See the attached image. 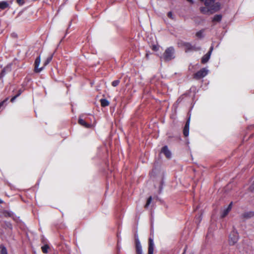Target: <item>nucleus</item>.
I'll return each mask as SVG.
<instances>
[{
	"label": "nucleus",
	"mask_w": 254,
	"mask_h": 254,
	"mask_svg": "<svg viewBox=\"0 0 254 254\" xmlns=\"http://www.w3.org/2000/svg\"><path fill=\"white\" fill-rule=\"evenodd\" d=\"M78 123L79 125L86 128H90L91 126L90 124L86 123L83 119L80 118H79Z\"/></svg>",
	"instance_id": "nucleus-12"
},
{
	"label": "nucleus",
	"mask_w": 254,
	"mask_h": 254,
	"mask_svg": "<svg viewBox=\"0 0 254 254\" xmlns=\"http://www.w3.org/2000/svg\"><path fill=\"white\" fill-rule=\"evenodd\" d=\"M21 91L20 90L18 91V93L17 95H18V96L21 94Z\"/></svg>",
	"instance_id": "nucleus-33"
},
{
	"label": "nucleus",
	"mask_w": 254,
	"mask_h": 254,
	"mask_svg": "<svg viewBox=\"0 0 254 254\" xmlns=\"http://www.w3.org/2000/svg\"><path fill=\"white\" fill-rule=\"evenodd\" d=\"M208 73V70L205 68H202L193 75V78L198 80L205 77Z\"/></svg>",
	"instance_id": "nucleus-5"
},
{
	"label": "nucleus",
	"mask_w": 254,
	"mask_h": 254,
	"mask_svg": "<svg viewBox=\"0 0 254 254\" xmlns=\"http://www.w3.org/2000/svg\"><path fill=\"white\" fill-rule=\"evenodd\" d=\"M151 201H152V197L151 196H149L147 200V202H146V204L145 205V208H147L148 207V206L150 204Z\"/></svg>",
	"instance_id": "nucleus-26"
},
{
	"label": "nucleus",
	"mask_w": 254,
	"mask_h": 254,
	"mask_svg": "<svg viewBox=\"0 0 254 254\" xmlns=\"http://www.w3.org/2000/svg\"><path fill=\"white\" fill-rule=\"evenodd\" d=\"M186 248L187 247L185 248V250H184V253H183V254H184L186 251Z\"/></svg>",
	"instance_id": "nucleus-35"
},
{
	"label": "nucleus",
	"mask_w": 254,
	"mask_h": 254,
	"mask_svg": "<svg viewBox=\"0 0 254 254\" xmlns=\"http://www.w3.org/2000/svg\"><path fill=\"white\" fill-rule=\"evenodd\" d=\"M205 0H200V1H201V2H203V1L204 2Z\"/></svg>",
	"instance_id": "nucleus-36"
},
{
	"label": "nucleus",
	"mask_w": 254,
	"mask_h": 254,
	"mask_svg": "<svg viewBox=\"0 0 254 254\" xmlns=\"http://www.w3.org/2000/svg\"><path fill=\"white\" fill-rule=\"evenodd\" d=\"M120 82V80L119 79L115 80L112 82V85L114 87H116L119 84Z\"/></svg>",
	"instance_id": "nucleus-25"
},
{
	"label": "nucleus",
	"mask_w": 254,
	"mask_h": 254,
	"mask_svg": "<svg viewBox=\"0 0 254 254\" xmlns=\"http://www.w3.org/2000/svg\"><path fill=\"white\" fill-rule=\"evenodd\" d=\"M135 242L136 254H142V247L138 238L135 239Z\"/></svg>",
	"instance_id": "nucleus-11"
},
{
	"label": "nucleus",
	"mask_w": 254,
	"mask_h": 254,
	"mask_svg": "<svg viewBox=\"0 0 254 254\" xmlns=\"http://www.w3.org/2000/svg\"><path fill=\"white\" fill-rule=\"evenodd\" d=\"M254 216V211H249L244 213L242 216L244 218L248 219L253 217Z\"/></svg>",
	"instance_id": "nucleus-13"
},
{
	"label": "nucleus",
	"mask_w": 254,
	"mask_h": 254,
	"mask_svg": "<svg viewBox=\"0 0 254 254\" xmlns=\"http://www.w3.org/2000/svg\"><path fill=\"white\" fill-rule=\"evenodd\" d=\"M161 152L163 153L167 159H170L171 158L172 154L168 149L167 146L165 145L163 146L161 149Z\"/></svg>",
	"instance_id": "nucleus-10"
},
{
	"label": "nucleus",
	"mask_w": 254,
	"mask_h": 254,
	"mask_svg": "<svg viewBox=\"0 0 254 254\" xmlns=\"http://www.w3.org/2000/svg\"><path fill=\"white\" fill-rule=\"evenodd\" d=\"M200 11L203 14H205L209 11L212 12V10H209V8L207 7L206 6L205 7H201L200 8Z\"/></svg>",
	"instance_id": "nucleus-19"
},
{
	"label": "nucleus",
	"mask_w": 254,
	"mask_h": 254,
	"mask_svg": "<svg viewBox=\"0 0 254 254\" xmlns=\"http://www.w3.org/2000/svg\"><path fill=\"white\" fill-rule=\"evenodd\" d=\"M232 202H231L229 204V205L228 206V207L226 208L229 211L231 210L232 209Z\"/></svg>",
	"instance_id": "nucleus-30"
},
{
	"label": "nucleus",
	"mask_w": 254,
	"mask_h": 254,
	"mask_svg": "<svg viewBox=\"0 0 254 254\" xmlns=\"http://www.w3.org/2000/svg\"><path fill=\"white\" fill-rule=\"evenodd\" d=\"M154 244L153 239L150 237L148 239V254H153Z\"/></svg>",
	"instance_id": "nucleus-8"
},
{
	"label": "nucleus",
	"mask_w": 254,
	"mask_h": 254,
	"mask_svg": "<svg viewBox=\"0 0 254 254\" xmlns=\"http://www.w3.org/2000/svg\"><path fill=\"white\" fill-rule=\"evenodd\" d=\"M0 254H7L6 248L0 245Z\"/></svg>",
	"instance_id": "nucleus-23"
},
{
	"label": "nucleus",
	"mask_w": 254,
	"mask_h": 254,
	"mask_svg": "<svg viewBox=\"0 0 254 254\" xmlns=\"http://www.w3.org/2000/svg\"><path fill=\"white\" fill-rule=\"evenodd\" d=\"M229 212V211L227 208L225 209L221 214V217L224 218L227 215Z\"/></svg>",
	"instance_id": "nucleus-24"
},
{
	"label": "nucleus",
	"mask_w": 254,
	"mask_h": 254,
	"mask_svg": "<svg viewBox=\"0 0 254 254\" xmlns=\"http://www.w3.org/2000/svg\"><path fill=\"white\" fill-rule=\"evenodd\" d=\"M50 247L48 245L45 244L41 247V250L44 254H47Z\"/></svg>",
	"instance_id": "nucleus-20"
},
{
	"label": "nucleus",
	"mask_w": 254,
	"mask_h": 254,
	"mask_svg": "<svg viewBox=\"0 0 254 254\" xmlns=\"http://www.w3.org/2000/svg\"><path fill=\"white\" fill-rule=\"evenodd\" d=\"M10 70V68L9 67H4L2 70H1V72L0 74V78H2V77H3L5 74V72L6 71H8Z\"/></svg>",
	"instance_id": "nucleus-22"
},
{
	"label": "nucleus",
	"mask_w": 254,
	"mask_h": 254,
	"mask_svg": "<svg viewBox=\"0 0 254 254\" xmlns=\"http://www.w3.org/2000/svg\"><path fill=\"white\" fill-rule=\"evenodd\" d=\"M213 49V46H211L209 49V51L208 52L207 54H206L203 57L201 58V62L202 64H205L206 63L208 60L210 59V55L211 54V52Z\"/></svg>",
	"instance_id": "nucleus-7"
},
{
	"label": "nucleus",
	"mask_w": 254,
	"mask_h": 254,
	"mask_svg": "<svg viewBox=\"0 0 254 254\" xmlns=\"http://www.w3.org/2000/svg\"><path fill=\"white\" fill-rule=\"evenodd\" d=\"M167 16L169 18H170L171 19L174 20L175 19V17L173 14V13L171 11H169V12H168Z\"/></svg>",
	"instance_id": "nucleus-28"
},
{
	"label": "nucleus",
	"mask_w": 254,
	"mask_h": 254,
	"mask_svg": "<svg viewBox=\"0 0 254 254\" xmlns=\"http://www.w3.org/2000/svg\"><path fill=\"white\" fill-rule=\"evenodd\" d=\"M190 124V117H189V118L188 119L183 129V134L185 137H187L189 134Z\"/></svg>",
	"instance_id": "nucleus-9"
},
{
	"label": "nucleus",
	"mask_w": 254,
	"mask_h": 254,
	"mask_svg": "<svg viewBox=\"0 0 254 254\" xmlns=\"http://www.w3.org/2000/svg\"><path fill=\"white\" fill-rule=\"evenodd\" d=\"M222 16L221 14H216L213 18L212 22H220L222 20Z\"/></svg>",
	"instance_id": "nucleus-16"
},
{
	"label": "nucleus",
	"mask_w": 254,
	"mask_h": 254,
	"mask_svg": "<svg viewBox=\"0 0 254 254\" xmlns=\"http://www.w3.org/2000/svg\"><path fill=\"white\" fill-rule=\"evenodd\" d=\"M2 213L5 217H12L13 216L12 212L7 210H3Z\"/></svg>",
	"instance_id": "nucleus-18"
},
{
	"label": "nucleus",
	"mask_w": 254,
	"mask_h": 254,
	"mask_svg": "<svg viewBox=\"0 0 254 254\" xmlns=\"http://www.w3.org/2000/svg\"><path fill=\"white\" fill-rule=\"evenodd\" d=\"M239 239V235L237 231L234 229L229 236L228 242L230 246H233L237 243Z\"/></svg>",
	"instance_id": "nucleus-3"
},
{
	"label": "nucleus",
	"mask_w": 254,
	"mask_h": 254,
	"mask_svg": "<svg viewBox=\"0 0 254 254\" xmlns=\"http://www.w3.org/2000/svg\"><path fill=\"white\" fill-rule=\"evenodd\" d=\"M9 7V4L6 1H0V9L1 10L5 9Z\"/></svg>",
	"instance_id": "nucleus-14"
},
{
	"label": "nucleus",
	"mask_w": 254,
	"mask_h": 254,
	"mask_svg": "<svg viewBox=\"0 0 254 254\" xmlns=\"http://www.w3.org/2000/svg\"><path fill=\"white\" fill-rule=\"evenodd\" d=\"M161 58L163 59V60L166 62L170 61L172 59H174L175 49L174 47L171 46L167 48L165 50Z\"/></svg>",
	"instance_id": "nucleus-1"
},
{
	"label": "nucleus",
	"mask_w": 254,
	"mask_h": 254,
	"mask_svg": "<svg viewBox=\"0 0 254 254\" xmlns=\"http://www.w3.org/2000/svg\"><path fill=\"white\" fill-rule=\"evenodd\" d=\"M41 62V58L40 56H39L36 58L34 62V71L36 73H39L41 72L43 69L44 66H42L40 68H39V64Z\"/></svg>",
	"instance_id": "nucleus-6"
},
{
	"label": "nucleus",
	"mask_w": 254,
	"mask_h": 254,
	"mask_svg": "<svg viewBox=\"0 0 254 254\" xmlns=\"http://www.w3.org/2000/svg\"><path fill=\"white\" fill-rule=\"evenodd\" d=\"M182 45L184 47L185 51L186 53L192 51H197L200 49L199 47H196L195 46H193L189 42H184L182 44Z\"/></svg>",
	"instance_id": "nucleus-4"
},
{
	"label": "nucleus",
	"mask_w": 254,
	"mask_h": 254,
	"mask_svg": "<svg viewBox=\"0 0 254 254\" xmlns=\"http://www.w3.org/2000/svg\"><path fill=\"white\" fill-rule=\"evenodd\" d=\"M3 201L0 198V204L3 203Z\"/></svg>",
	"instance_id": "nucleus-34"
},
{
	"label": "nucleus",
	"mask_w": 254,
	"mask_h": 254,
	"mask_svg": "<svg viewBox=\"0 0 254 254\" xmlns=\"http://www.w3.org/2000/svg\"><path fill=\"white\" fill-rule=\"evenodd\" d=\"M100 102L101 103V106L102 107H107V106H109L110 104V103L108 101V100H107L106 99H101L100 100Z\"/></svg>",
	"instance_id": "nucleus-15"
},
{
	"label": "nucleus",
	"mask_w": 254,
	"mask_h": 254,
	"mask_svg": "<svg viewBox=\"0 0 254 254\" xmlns=\"http://www.w3.org/2000/svg\"><path fill=\"white\" fill-rule=\"evenodd\" d=\"M204 4L209 10H212V12L218 11L220 9V3L215 2V0H205Z\"/></svg>",
	"instance_id": "nucleus-2"
},
{
	"label": "nucleus",
	"mask_w": 254,
	"mask_h": 254,
	"mask_svg": "<svg viewBox=\"0 0 254 254\" xmlns=\"http://www.w3.org/2000/svg\"><path fill=\"white\" fill-rule=\"evenodd\" d=\"M152 49L153 51H157V50H158V47H157L156 46H155V45H153V46H152Z\"/></svg>",
	"instance_id": "nucleus-32"
},
{
	"label": "nucleus",
	"mask_w": 254,
	"mask_h": 254,
	"mask_svg": "<svg viewBox=\"0 0 254 254\" xmlns=\"http://www.w3.org/2000/svg\"><path fill=\"white\" fill-rule=\"evenodd\" d=\"M16 2L19 5L22 6L25 3V0H15Z\"/></svg>",
	"instance_id": "nucleus-27"
},
{
	"label": "nucleus",
	"mask_w": 254,
	"mask_h": 254,
	"mask_svg": "<svg viewBox=\"0 0 254 254\" xmlns=\"http://www.w3.org/2000/svg\"><path fill=\"white\" fill-rule=\"evenodd\" d=\"M53 55H51L46 59L43 63L44 67L47 65L51 62L53 59Z\"/></svg>",
	"instance_id": "nucleus-17"
},
{
	"label": "nucleus",
	"mask_w": 254,
	"mask_h": 254,
	"mask_svg": "<svg viewBox=\"0 0 254 254\" xmlns=\"http://www.w3.org/2000/svg\"><path fill=\"white\" fill-rule=\"evenodd\" d=\"M5 225L7 228L11 229L12 228V224L10 222H5Z\"/></svg>",
	"instance_id": "nucleus-29"
},
{
	"label": "nucleus",
	"mask_w": 254,
	"mask_h": 254,
	"mask_svg": "<svg viewBox=\"0 0 254 254\" xmlns=\"http://www.w3.org/2000/svg\"><path fill=\"white\" fill-rule=\"evenodd\" d=\"M17 97H18V95H16L15 96L12 97L10 100V101L13 102Z\"/></svg>",
	"instance_id": "nucleus-31"
},
{
	"label": "nucleus",
	"mask_w": 254,
	"mask_h": 254,
	"mask_svg": "<svg viewBox=\"0 0 254 254\" xmlns=\"http://www.w3.org/2000/svg\"><path fill=\"white\" fill-rule=\"evenodd\" d=\"M204 31H205L204 29H202L199 30V31H198L196 33V34H195L196 36L199 38H203V33H204Z\"/></svg>",
	"instance_id": "nucleus-21"
}]
</instances>
